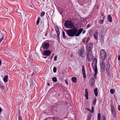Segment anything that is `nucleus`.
Returning a JSON list of instances; mask_svg holds the SVG:
<instances>
[{
  "mask_svg": "<svg viewBox=\"0 0 120 120\" xmlns=\"http://www.w3.org/2000/svg\"><path fill=\"white\" fill-rule=\"evenodd\" d=\"M97 60L96 58H94L92 63L93 68L95 71L94 76H95L97 74Z\"/></svg>",
  "mask_w": 120,
  "mask_h": 120,
  "instance_id": "7ed1b4c3",
  "label": "nucleus"
},
{
  "mask_svg": "<svg viewBox=\"0 0 120 120\" xmlns=\"http://www.w3.org/2000/svg\"><path fill=\"white\" fill-rule=\"evenodd\" d=\"M85 39H83L82 40V42H85Z\"/></svg>",
  "mask_w": 120,
  "mask_h": 120,
  "instance_id": "864d4df0",
  "label": "nucleus"
},
{
  "mask_svg": "<svg viewBox=\"0 0 120 120\" xmlns=\"http://www.w3.org/2000/svg\"><path fill=\"white\" fill-rule=\"evenodd\" d=\"M102 119H103V120H106V118L105 115H104L102 117Z\"/></svg>",
  "mask_w": 120,
  "mask_h": 120,
  "instance_id": "58836bf2",
  "label": "nucleus"
},
{
  "mask_svg": "<svg viewBox=\"0 0 120 120\" xmlns=\"http://www.w3.org/2000/svg\"><path fill=\"white\" fill-rule=\"evenodd\" d=\"M105 63L104 61H103L101 63L100 66L101 72L102 73L105 71Z\"/></svg>",
  "mask_w": 120,
  "mask_h": 120,
  "instance_id": "6e6552de",
  "label": "nucleus"
},
{
  "mask_svg": "<svg viewBox=\"0 0 120 120\" xmlns=\"http://www.w3.org/2000/svg\"><path fill=\"white\" fill-rule=\"evenodd\" d=\"M85 52L84 47L82 46L81 47L80 49L78 51L77 53L79 56L83 58L85 55Z\"/></svg>",
  "mask_w": 120,
  "mask_h": 120,
  "instance_id": "20e7f679",
  "label": "nucleus"
},
{
  "mask_svg": "<svg viewBox=\"0 0 120 120\" xmlns=\"http://www.w3.org/2000/svg\"><path fill=\"white\" fill-rule=\"evenodd\" d=\"M91 117V114H89L87 116V120H90Z\"/></svg>",
  "mask_w": 120,
  "mask_h": 120,
  "instance_id": "393cba45",
  "label": "nucleus"
},
{
  "mask_svg": "<svg viewBox=\"0 0 120 120\" xmlns=\"http://www.w3.org/2000/svg\"><path fill=\"white\" fill-rule=\"evenodd\" d=\"M99 20L98 22L100 24H102V23L104 22V20L103 19H101L100 20Z\"/></svg>",
  "mask_w": 120,
  "mask_h": 120,
  "instance_id": "c756f323",
  "label": "nucleus"
},
{
  "mask_svg": "<svg viewBox=\"0 0 120 120\" xmlns=\"http://www.w3.org/2000/svg\"><path fill=\"white\" fill-rule=\"evenodd\" d=\"M0 87L3 89H4V87L3 86V84L2 83L0 82Z\"/></svg>",
  "mask_w": 120,
  "mask_h": 120,
  "instance_id": "bb28decb",
  "label": "nucleus"
},
{
  "mask_svg": "<svg viewBox=\"0 0 120 120\" xmlns=\"http://www.w3.org/2000/svg\"><path fill=\"white\" fill-rule=\"evenodd\" d=\"M85 32H86V31L85 30H83L82 32V33L83 34H84L85 33Z\"/></svg>",
  "mask_w": 120,
  "mask_h": 120,
  "instance_id": "603ef678",
  "label": "nucleus"
},
{
  "mask_svg": "<svg viewBox=\"0 0 120 120\" xmlns=\"http://www.w3.org/2000/svg\"><path fill=\"white\" fill-rule=\"evenodd\" d=\"M55 29L57 34V37L59 39L60 32L59 28L57 26H55Z\"/></svg>",
  "mask_w": 120,
  "mask_h": 120,
  "instance_id": "ddd939ff",
  "label": "nucleus"
},
{
  "mask_svg": "<svg viewBox=\"0 0 120 120\" xmlns=\"http://www.w3.org/2000/svg\"><path fill=\"white\" fill-rule=\"evenodd\" d=\"M95 80L94 78H92L90 79L89 81V83L92 88L94 87L95 84Z\"/></svg>",
  "mask_w": 120,
  "mask_h": 120,
  "instance_id": "9d476101",
  "label": "nucleus"
},
{
  "mask_svg": "<svg viewBox=\"0 0 120 120\" xmlns=\"http://www.w3.org/2000/svg\"><path fill=\"white\" fill-rule=\"evenodd\" d=\"M51 51L49 50H46L44 51L43 52V54L45 56H49L51 53Z\"/></svg>",
  "mask_w": 120,
  "mask_h": 120,
  "instance_id": "9b49d317",
  "label": "nucleus"
},
{
  "mask_svg": "<svg viewBox=\"0 0 120 120\" xmlns=\"http://www.w3.org/2000/svg\"><path fill=\"white\" fill-rule=\"evenodd\" d=\"M22 118L21 116H19L18 120H22Z\"/></svg>",
  "mask_w": 120,
  "mask_h": 120,
  "instance_id": "79ce46f5",
  "label": "nucleus"
},
{
  "mask_svg": "<svg viewBox=\"0 0 120 120\" xmlns=\"http://www.w3.org/2000/svg\"><path fill=\"white\" fill-rule=\"evenodd\" d=\"M90 25L89 24H88L87 26V28H88L89 27H90Z\"/></svg>",
  "mask_w": 120,
  "mask_h": 120,
  "instance_id": "8fccbe9b",
  "label": "nucleus"
},
{
  "mask_svg": "<svg viewBox=\"0 0 120 120\" xmlns=\"http://www.w3.org/2000/svg\"><path fill=\"white\" fill-rule=\"evenodd\" d=\"M63 36L64 39L66 38V37L65 35V33L64 31H63Z\"/></svg>",
  "mask_w": 120,
  "mask_h": 120,
  "instance_id": "72a5a7b5",
  "label": "nucleus"
},
{
  "mask_svg": "<svg viewBox=\"0 0 120 120\" xmlns=\"http://www.w3.org/2000/svg\"><path fill=\"white\" fill-rule=\"evenodd\" d=\"M40 20V18H38V19L37 20L36 22V24L37 25H38L39 24V23Z\"/></svg>",
  "mask_w": 120,
  "mask_h": 120,
  "instance_id": "c85d7f7f",
  "label": "nucleus"
},
{
  "mask_svg": "<svg viewBox=\"0 0 120 120\" xmlns=\"http://www.w3.org/2000/svg\"><path fill=\"white\" fill-rule=\"evenodd\" d=\"M112 115L114 117L116 116V113L114 109H111Z\"/></svg>",
  "mask_w": 120,
  "mask_h": 120,
  "instance_id": "f3484780",
  "label": "nucleus"
},
{
  "mask_svg": "<svg viewBox=\"0 0 120 120\" xmlns=\"http://www.w3.org/2000/svg\"><path fill=\"white\" fill-rule=\"evenodd\" d=\"M83 29L82 28H80L78 30L77 32V34H76V35L77 36H79L80 34L83 31Z\"/></svg>",
  "mask_w": 120,
  "mask_h": 120,
  "instance_id": "dca6fc26",
  "label": "nucleus"
},
{
  "mask_svg": "<svg viewBox=\"0 0 120 120\" xmlns=\"http://www.w3.org/2000/svg\"><path fill=\"white\" fill-rule=\"evenodd\" d=\"M89 34L90 37H92L93 35V32L92 30H90L89 31Z\"/></svg>",
  "mask_w": 120,
  "mask_h": 120,
  "instance_id": "5701e85b",
  "label": "nucleus"
},
{
  "mask_svg": "<svg viewBox=\"0 0 120 120\" xmlns=\"http://www.w3.org/2000/svg\"><path fill=\"white\" fill-rule=\"evenodd\" d=\"M71 80L74 83L77 82L76 78L75 77H72L71 78Z\"/></svg>",
  "mask_w": 120,
  "mask_h": 120,
  "instance_id": "412c9836",
  "label": "nucleus"
},
{
  "mask_svg": "<svg viewBox=\"0 0 120 120\" xmlns=\"http://www.w3.org/2000/svg\"><path fill=\"white\" fill-rule=\"evenodd\" d=\"M98 33L97 32V31L96 32H95V34H94V37L96 39H97L98 38Z\"/></svg>",
  "mask_w": 120,
  "mask_h": 120,
  "instance_id": "aec40b11",
  "label": "nucleus"
},
{
  "mask_svg": "<svg viewBox=\"0 0 120 120\" xmlns=\"http://www.w3.org/2000/svg\"><path fill=\"white\" fill-rule=\"evenodd\" d=\"M94 107L93 106H92L91 108V110L90 112L91 113H93L94 111Z\"/></svg>",
  "mask_w": 120,
  "mask_h": 120,
  "instance_id": "e433bc0d",
  "label": "nucleus"
},
{
  "mask_svg": "<svg viewBox=\"0 0 120 120\" xmlns=\"http://www.w3.org/2000/svg\"><path fill=\"white\" fill-rule=\"evenodd\" d=\"M110 106L111 108V109H114L113 104L112 103L111 104Z\"/></svg>",
  "mask_w": 120,
  "mask_h": 120,
  "instance_id": "4c0bfd02",
  "label": "nucleus"
},
{
  "mask_svg": "<svg viewBox=\"0 0 120 120\" xmlns=\"http://www.w3.org/2000/svg\"><path fill=\"white\" fill-rule=\"evenodd\" d=\"M110 92L111 94H113L115 92L114 90L113 89H111L110 90Z\"/></svg>",
  "mask_w": 120,
  "mask_h": 120,
  "instance_id": "7c9ffc66",
  "label": "nucleus"
},
{
  "mask_svg": "<svg viewBox=\"0 0 120 120\" xmlns=\"http://www.w3.org/2000/svg\"><path fill=\"white\" fill-rule=\"evenodd\" d=\"M47 85L48 86H49L50 85V84L49 83H47Z\"/></svg>",
  "mask_w": 120,
  "mask_h": 120,
  "instance_id": "4d7b16f0",
  "label": "nucleus"
},
{
  "mask_svg": "<svg viewBox=\"0 0 120 120\" xmlns=\"http://www.w3.org/2000/svg\"><path fill=\"white\" fill-rule=\"evenodd\" d=\"M64 26L66 28H72L74 26L73 22L71 20H67L64 23Z\"/></svg>",
  "mask_w": 120,
  "mask_h": 120,
  "instance_id": "f03ea898",
  "label": "nucleus"
},
{
  "mask_svg": "<svg viewBox=\"0 0 120 120\" xmlns=\"http://www.w3.org/2000/svg\"><path fill=\"white\" fill-rule=\"evenodd\" d=\"M118 59L119 60H120V55H119L118 56Z\"/></svg>",
  "mask_w": 120,
  "mask_h": 120,
  "instance_id": "49530a36",
  "label": "nucleus"
},
{
  "mask_svg": "<svg viewBox=\"0 0 120 120\" xmlns=\"http://www.w3.org/2000/svg\"><path fill=\"white\" fill-rule=\"evenodd\" d=\"M97 90L98 89L97 88H96L94 90V93L96 97H97V96L98 94Z\"/></svg>",
  "mask_w": 120,
  "mask_h": 120,
  "instance_id": "6ab92c4d",
  "label": "nucleus"
},
{
  "mask_svg": "<svg viewBox=\"0 0 120 120\" xmlns=\"http://www.w3.org/2000/svg\"><path fill=\"white\" fill-rule=\"evenodd\" d=\"M71 29L67 30L66 33L70 37H72L74 36L78 37L76 35L77 34L78 29L74 26Z\"/></svg>",
  "mask_w": 120,
  "mask_h": 120,
  "instance_id": "f257e3e1",
  "label": "nucleus"
},
{
  "mask_svg": "<svg viewBox=\"0 0 120 120\" xmlns=\"http://www.w3.org/2000/svg\"><path fill=\"white\" fill-rule=\"evenodd\" d=\"M4 38L3 37H2L0 39V42H1V41L3 40V39Z\"/></svg>",
  "mask_w": 120,
  "mask_h": 120,
  "instance_id": "09e8293b",
  "label": "nucleus"
},
{
  "mask_svg": "<svg viewBox=\"0 0 120 120\" xmlns=\"http://www.w3.org/2000/svg\"><path fill=\"white\" fill-rule=\"evenodd\" d=\"M90 40V38L89 37H88L86 40V44Z\"/></svg>",
  "mask_w": 120,
  "mask_h": 120,
  "instance_id": "ea45409f",
  "label": "nucleus"
},
{
  "mask_svg": "<svg viewBox=\"0 0 120 120\" xmlns=\"http://www.w3.org/2000/svg\"><path fill=\"white\" fill-rule=\"evenodd\" d=\"M86 56L88 61L91 62L93 58L92 51H88L86 55Z\"/></svg>",
  "mask_w": 120,
  "mask_h": 120,
  "instance_id": "423d86ee",
  "label": "nucleus"
},
{
  "mask_svg": "<svg viewBox=\"0 0 120 120\" xmlns=\"http://www.w3.org/2000/svg\"><path fill=\"white\" fill-rule=\"evenodd\" d=\"M65 82H66V83L67 84V85H68V81H67V80H65Z\"/></svg>",
  "mask_w": 120,
  "mask_h": 120,
  "instance_id": "de8ad7c7",
  "label": "nucleus"
},
{
  "mask_svg": "<svg viewBox=\"0 0 120 120\" xmlns=\"http://www.w3.org/2000/svg\"><path fill=\"white\" fill-rule=\"evenodd\" d=\"M57 56H55L54 58V60L55 61H56L57 60Z\"/></svg>",
  "mask_w": 120,
  "mask_h": 120,
  "instance_id": "c03bdc74",
  "label": "nucleus"
},
{
  "mask_svg": "<svg viewBox=\"0 0 120 120\" xmlns=\"http://www.w3.org/2000/svg\"><path fill=\"white\" fill-rule=\"evenodd\" d=\"M100 39L101 42H103L104 41V38L103 37H101V38H100Z\"/></svg>",
  "mask_w": 120,
  "mask_h": 120,
  "instance_id": "c9c22d12",
  "label": "nucleus"
},
{
  "mask_svg": "<svg viewBox=\"0 0 120 120\" xmlns=\"http://www.w3.org/2000/svg\"><path fill=\"white\" fill-rule=\"evenodd\" d=\"M110 64L109 63V61L107 62L105 68L106 69V70H109V69L110 68Z\"/></svg>",
  "mask_w": 120,
  "mask_h": 120,
  "instance_id": "2eb2a0df",
  "label": "nucleus"
},
{
  "mask_svg": "<svg viewBox=\"0 0 120 120\" xmlns=\"http://www.w3.org/2000/svg\"><path fill=\"white\" fill-rule=\"evenodd\" d=\"M9 14V12H6L5 13V15H8Z\"/></svg>",
  "mask_w": 120,
  "mask_h": 120,
  "instance_id": "37998d69",
  "label": "nucleus"
},
{
  "mask_svg": "<svg viewBox=\"0 0 120 120\" xmlns=\"http://www.w3.org/2000/svg\"><path fill=\"white\" fill-rule=\"evenodd\" d=\"M107 75L108 76H109L111 75V73L110 72L109 70H106Z\"/></svg>",
  "mask_w": 120,
  "mask_h": 120,
  "instance_id": "b1692460",
  "label": "nucleus"
},
{
  "mask_svg": "<svg viewBox=\"0 0 120 120\" xmlns=\"http://www.w3.org/2000/svg\"><path fill=\"white\" fill-rule=\"evenodd\" d=\"M43 49H48L50 47V44L48 42H44L42 43L41 46Z\"/></svg>",
  "mask_w": 120,
  "mask_h": 120,
  "instance_id": "0eeeda50",
  "label": "nucleus"
},
{
  "mask_svg": "<svg viewBox=\"0 0 120 120\" xmlns=\"http://www.w3.org/2000/svg\"><path fill=\"white\" fill-rule=\"evenodd\" d=\"M71 57H73V55L72 54H71Z\"/></svg>",
  "mask_w": 120,
  "mask_h": 120,
  "instance_id": "6e6d98bb",
  "label": "nucleus"
},
{
  "mask_svg": "<svg viewBox=\"0 0 120 120\" xmlns=\"http://www.w3.org/2000/svg\"><path fill=\"white\" fill-rule=\"evenodd\" d=\"M1 61L0 60V65H1Z\"/></svg>",
  "mask_w": 120,
  "mask_h": 120,
  "instance_id": "13d9d810",
  "label": "nucleus"
},
{
  "mask_svg": "<svg viewBox=\"0 0 120 120\" xmlns=\"http://www.w3.org/2000/svg\"><path fill=\"white\" fill-rule=\"evenodd\" d=\"M100 57L102 60L103 61L105 60L106 56V53L105 50L102 49L100 52Z\"/></svg>",
  "mask_w": 120,
  "mask_h": 120,
  "instance_id": "39448f33",
  "label": "nucleus"
},
{
  "mask_svg": "<svg viewBox=\"0 0 120 120\" xmlns=\"http://www.w3.org/2000/svg\"><path fill=\"white\" fill-rule=\"evenodd\" d=\"M101 118V115L100 113H99L98 114V120H100Z\"/></svg>",
  "mask_w": 120,
  "mask_h": 120,
  "instance_id": "a878e982",
  "label": "nucleus"
},
{
  "mask_svg": "<svg viewBox=\"0 0 120 120\" xmlns=\"http://www.w3.org/2000/svg\"><path fill=\"white\" fill-rule=\"evenodd\" d=\"M101 17L102 18V19H103V20L104 19H105V16L104 15H102L101 18Z\"/></svg>",
  "mask_w": 120,
  "mask_h": 120,
  "instance_id": "a19ab883",
  "label": "nucleus"
},
{
  "mask_svg": "<svg viewBox=\"0 0 120 120\" xmlns=\"http://www.w3.org/2000/svg\"><path fill=\"white\" fill-rule=\"evenodd\" d=\"M107 19L109 22H112V18L110 15H108Z\"/></svg>",
  "mask_w": 120,
  "mask_h": 120,
  "instance_id": "a211bd4d",
  "label": "nucleus"
},
{
  "mask_svg": "<svg viewBox=\"0 0 120 120\" xmlns=\"http://www.w3.org/2000/svg\"><path fill=\"white\" fill-rule=\"evenodd\" d=\"M53 55H54V54H53ZM53 55H52V56H51V59H52V58L53 57Z\"/></svg>",
  "mask_w": 120,
  "mask_h": 120,
  "instance_id": "bf43d9fd",
  "label": "nucleus"
},
{
  "mask_svg": "<svg viewBox=\"0 0 120 120\" xmlns=\"http://www.w3.org/2000/svg\"><path fill=\"white\" fill-rule=\"evenodd\" d=\"M93 48V44L91 43H89L87 45V49L88 51H92Z\"/></svg>",
  "mask_w": 120,
  "mask_h": 120,
  "instance_id": "1a4fd4ad",
  "label": "nucleus"
},
{
  "mask_svg": "<svg viewBox=\"0 0 120 120\" xmlns=\"http://www.w3.org/2000/svg\"><path fill=\"white\" fill-rule=\"evenodd\" d=\"M85 97L86 98V99H88V89H86L85 90Z\"/></svg>",
  "mask_w": 120,
  "mask_h": 120,
  "instance_id": "4468645a",
  "label": "nucleus"
},
{
  "mask_svg": "<svg viewBox=\"0 0 120 120\" xmlns=\"http://www.w3.org/2000/svg\"><path fill=\"white\" fill-rule=\"evenodd\" d=\"M82 72L83 74V78H86V76L85 74L84 66V65H83L82 66Z\"/></svg>",
  "mask_w": 120,
  "mask_h": 120,
  "instance_id": "f8f14e48",
  "label": "nucleus"
},
{
  "mask_svg": "<svg viewBox=\"0 0 120 120\" xmlns=\"http://www.w3.org/2000/svg\"><path fill=\"white\" fill-rule=\"evenodd\" d=\"M8 76L7 75H5L4 77V81L6 82L8 81Z\"/></svg>",
  "mask_w": 120,
  "mask_h": 120,
  "instance_id": "4be33fe9",
  "label": "nucleus"
},
{
  "mask_svg": "<svg viewBox=\"0 0 120 120\" xmlns=\"http://www.w3.org/2000/svg\"><path fill=\"white\" fill-rule=\"evenodd\" d=\"M86 109L87 110L89 111L90 112L91 110H90L89 108H86Z\"/></svg>",
  "mask_w": 120,
  "mask_h": 120,
  "instance_id": "a18cd8bd",
  "label": "nucleus"
},
{
  "mask_svg": "<svg viewBox=\"0 0 120 120\" xmlns=\"http://www.w3.org/2000/svg\"><path fill=\"white\" fill-rule=\"evenodd\" d=\"M45 14V12L44 11H42L41 13L40 16L41 17H42L44 16Z\"/></svg>",
  "mask_w": 120,
  "mask_h": 120,
  "instance_id": "473e14b6",
  "label": "nucleus"
},
{
  "mask_svg": "<svg viewBox=\"0 0 120 120\" xmlns=\"http://www.w3.org/2000/svg\"><path fill=\"white\" fill-rule=\"evenodd\" d=\"M52 80L53 82H56L57 81V78L56 77H53L52 78Z\"/></svg>",
  "mask_w": 120,
  "mask_h": 120,
  "instance_id": "cd10ccee",
  "label": "nucleus"
},
{
  "mask_svg": "<svg viewBox=\"0 0 120 120\" xmlns=\"http://www.w3.org/2000/svg\"><path fill=\"white\" fill-rule=\"evenodd\" d=\"M96 98H94V100L93 101V104L94 105H95L96 103Z\"/></svg>",
  "mask_w": 120,
  "mask_h": 120,
  "instance_id": "2f4dec72",
  "label": "nucleus"
},
{
  "mask_svg": "<svg viewBox=\"0 0 120 120\" xmlns=\"http://www.w3.org/2000/svg\"><path fill=\"white\" fill-rule=\"evenodd\" d=\"M64 73V72H63V74Z\"/></svg>",
  "mask_w": 120,
  "mask_h": 120,
  "instance_id": "052dcab7",
  "label": "nucleus"
},
{
  "mask_svg": "<svg viewBox=\"0 0 120 120\" xmlns=\"http://www.w3.org/2000/svg\"><path fill=\"white\" fill-rule=\"evenodd\" d=\"M118 109L119 111H120V105H118Z\"/></svg>",
  "mask_w": 120,
  "mask_h": 120,
  "instance_id": "3c124183",
  "label": "nucleus"
},
{
  "mask_svg": "<svg viewBox=\"0 0 120 120\" xmlns=\"http://www.w3.org/2000/svg\"><path fill=\"white\" fill-rule=\"evenodd\" d=\"M2 111V109L0 108V113Z\"/></svg>",
  "mask_w": 120,
  "mask_h": 120,
  "instance_id": "5fc2aeb1",
  "label": "nucleus"
},
{
  "mask_svg": "<svg viewBox=\"0 0 120 120\" xmlns=\"http://www.w3.org/2000/svg\"><path fill=\"white\" fill-rule=\"evenodd\" d=\"M57 70L56 68V67H54L53 69V72L54 73H55L56 72Z\"/></svg>",
  "mask_w": 120,
  "mask_h": 120,
  "instance_id": "f704fd0d",
  "label": "nucleus"
}]
</instances>
